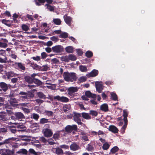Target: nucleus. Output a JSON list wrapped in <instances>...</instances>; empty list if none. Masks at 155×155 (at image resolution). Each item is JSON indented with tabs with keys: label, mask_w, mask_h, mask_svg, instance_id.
Instances as JSON below:
<instances>
[{
	"label": "nucleus",
	"mask_w": 155,
	"mask_h": 155,
	"mask_svg": "<svg viewBox=\"0 0 155 155\" xmlns=\"http://www.w3.org/2000/svg\"><path fill=\"white\" fill-rule=\"evenodd\" d=\"M17 74L14 73V72L12 71L8 72L6 73V76L8 78L11 77L17 76Z\"/></svg>",
	"instance_id": "27"
},
{
	"label": "nucleus",
	"mask_w": 155,
	"mask_h": 155,
	"mask_svg": "<svg viewBox=\"0 0 155 155\" xmlns=\"http://www.w3.org/2000/svg\"><path fill=\"white\" fill-rule=\"evenodd\" d=\"M89 114L94 117L97 115L98 113L95 110H91L89 111Z\"/></svg>",
	"instance_id": "35"
},
{
	"label": "nucleus",
	"mask_w": 155,
	"mask_h": 155,
	"mask_svg": "<svg viewBox=\"0 0 155 155\" xmlns=\"http://www.w3.org/2000/svg\"><path fill=\"white\" fill-rule=\"evenodd\" d=\"M31 64V67L33 68V69L36 70H38L39 71L40 66H39L36 64L32 62Z\"/></svg>",
	"instance_id": "33"
},
{
	"label": "nucleus",
	"mask_w": 155,
	"mask_h": 155,
	"mask_svg": "<svg viewBox=\"0 0 155 155\" xmlns=\"http://www.w3.org/2000/svg\"><path fill=\"white\" fill-rule=\"evenodd\" d=\"M52 22L57 25H60L61 24V21L59 18H54Z\"/></svg>",
	"instance_id": "29"
},
{
	"label": "nucleus",
	"mask_w": 155,
	"mask_h": 155,
	"mask_svg": "<svg viewBox=\"0 0 155 155\" xmlns=\"http://www.w3.org/2000/svg\"><path fill=\"white\" fill-rule=\"evenodd\" d=\"M35 2L36 5L40 6L44 5L45 2V0H35Z\"/></svg>",
	"instance_id": "26"
},
{
	"label": "nucleus",
	"mask_w": 155,
	"mask_h": 155,
	"mask_svg": "<svg viewBox=\"0 0 155 155\" xmlns=\"http://www.w3.org/2000/svg\"><path fill=\"white\" fill-rule=\"evenodd\" d=\"M59 37L60 38H66L68 37V34L65 32H63L61 34Z\"/></svg>",
	"instance_id": "46"
},
{
	"label": "nucleus",
	"mask_w": 155,
	"mask_h": 155,
	"mask_svg": "<svg viewBox=\"0 0 155 155\" xmlns=\"http://www.w3.org/2000/svg\"><path fill=\"white\" fill-rule=\"evenodd\" d=\"M1 21L2 23L5 24L8 27H10L12 25L11 21L3 19L1 20Z\"/></svg>",
	"instance_id": "30"
},
{
	"label": "nucleus",
	"mask_w": 155,
	"mask_h": 155,
	"mask_svg": "<svg viewBox=\"0 0 155 155\" xmlns=\"http://www.w3.org/2000/svg\"><path fill=\"white\" fill-rule=\"evenodd\" d=\"M8 128L11 132L13 133H15L17 131L16 129V128H17V125L9 126Z\"/></svg>",
	"instance_id": "21"
},
{
	"label": "nucleus",
	"mask_w": 155,
	"mask_h": 155,
	"mask_svg": "<svg viewBox=\"0 0 155 155\" xmlns=\"http://www.w3.org/2000/svg\"><path fill=\"white\" fill-rule=\"evenodd\" d=\"M19 94L21 95V96H20V97L21 100H25L27 99V93L26 92L21 91L19 93Z\"/></svg>",
	"instance_id": "19"
},
{
	"label": "nucleus",
	"mask_w": 155,
	"mask_h": 155,
	"mask_svg": "<svg viewBox=\"0 0 155 155\" xmlns=\"http://www.w3.org/2000/svg\"><path fill=\"white\" fill-rule=\"evenodd\" d=\"M100 109L102 110L105 112L107 111L108 110V107L107 104H104L101 105Z\"/></svg>",
	"instance_id": "23"
},
{
	"label": "nucleus",
	"mask_w": 155,
	"mask_h": 155,
	"mask_svg": "<svg viewBox=\"0 0 155 155\" xmlns=\"http://www.w3.org/2000/svg\"><path fill=\"white\" fill-rule=\"evenodd\" d=\"M59 134L58 133H55L53 135V138L56 140L58 139L59 137Z\"/></svg>",
	"instance_id": "63"
},
{
	"label": "nucleus",
	"mask_w": 155,
	"mask_h": 155,
	"mask_svg": "<svg viewBox=\"0 0 155 155\" xmlns=\"http://www.w3.org/2000/svg\"><path fill=\"white\" fill-rule=\"evenodd\" d=\"M79 69L81 71L83 72H86L87 71V67L83 65H80L79 66Z\"/></svg>",
	"instance_id": "50"
},
{
	"label": "nucleus",
	"mask_w": 155,
	"mask_h": 155,
	"mask_svg": "<svg viewBox=\"0 0 155 155\" xmlns=\"http://www.w3.org/2000/svg\"><path fill=\"white\" fill-rule=\"evenodd\" d=\"M22 109L26 113H29L30 112V109L25 107H22Z\"/></svg>",
	"instance_id": "59"
},
{
	"label": "nucleus",
	"mask_w": 155,
	"mask_h": 155,
	"mask_svg": "<svg viewBox=\"0 0 155 155\" xmlns=\"http://www.w3.org/2000/svg\"><path fill=\"white\" fill-rule=\"evenodd\" d=\"M29 152L30 154L34 155H38V153L36 152L33 149H30L29 150Z\"/></svg>",
	"instance_id": "53"
},
{
	"label": "nucleus",
	"mask_w": 155,
	"mask_h": 155,
	"mask_svg": "<svg viewBox=\"0 0 155 155\" xmlns=\"http://www.w3.org/2000/svg\"><path fill=\"white\" fill-rule=\"evenodd\" d=\"M5 114H3V112L0 113V118L1 119L4 121H6L7 120L6 118L5 115H4Z\"/></svg>",
	"instance_id": "49"
},
{
	"label": "nucleus",
	"mask_w": 155,
	"mask_h": 155,
	"mask_svg": "<svg viewBox=\"0 0 155 155\" xmlns=\"http://www.w3.org/2000/svg\"><path fill=\"white\" fill-rule=\"evenodd\" d=\"M49 67L48 66V65L40 66L39 71H46L49 69Z\"/></svg>",
	"instance_id": "32"
},
{
	"label": "nucleus",
	"mask_w": 155,
	"mask_h": 155,
	"mask_svg": "<svg viewBox=\"0 0 155 155\" xmlns=\"http://www.w3.org/2000/svg\"><path fill=\"white\" fill-rule=\"evenodd\" d=\"M69 60L73 61H75L77 59L76 56L74 54H70L68 55Z\"/></svg>",
	"instance_id": "41"
},
{
	"label": "nucleus",
	"mask_w": 155,
	"mask_h": 155,
	"mask_svg": "<svg viewBox=\"0 0 155 155\" xmlns=\"http://www.w3.org/2000/svg\"><path fill=\"white\" fill-rule=\"evenodd\" d=\"M45 112L46 114V115L48 116H52L53 114V113L51 111L45 110Z\"/></svg>",
	"instance_id": "55"
},
{
	"label": "nucleus",
	"mask_w": 155,
	"mask_h": 155,
	"mask_svg": "<svg viewBox=\"0 0 155 155\" xmlns=\"http://www.w3.org/2000/svg\"><path fill=\"white\" fill-rule=\"evenodd\" d=\"M92 93L89 91H87L85 93V95L88 97H91Z\"/></svg>",
	"instance_id": "62"
},
{
	"label": "nucleus",
	"mask_w": 155,
	"mask_h": 155,
	"mask_svg": "<svg viewBox=\"0 0 155 155\" xmlns=\"http://www.w3.org/2000/svg\"><path fill=\"white\" fill-rule=\"evenodd\" d=\"M65 131L68 133H70L72 132L70 125L67 126L65 128Z\"/></svg>",
	"instance_id": "48"
},
{
	"label": "nucleus",
	"mask_w": 155,
	"mask_h": 155,
	"mask_svg": "<svg viewBox=\"0 0 155 155\" xmlns=\"http://www.w3.org/2000/svg\"><path fill=\"white\" fill-rule=\"evenodd\" d=\"M31 58L33 59L34 60L37 61H38L41 59L40 57L38 56L36 57H33Z\"/></svg>",
	"instance_id": "61"
},
{
	"label": "nucleus",
	"mask_w": 155,
	"mask_h": 155,
	"mask_svg": "<svg viewBox=\"0 0 155 155\" xmlns=\"http://www.w3.org/2000/svg\"><path fill=\"white\" fill-rule=\"evenodd\" d=\"M27 99L29 98H33L34 97V94L31 92L27 93Z\"/></svg>",
	"instance_id": "57"
},
{
	"label": "nucleus",
	"mask_w": 155,
	"mask_h": 155,
	"mask_svg": "<svg viewBox=\"0 0 155 155\" xmlns=\"http://www.w3.org/2000/svg\"><path fill=\"white\" fill-rule=\"evenodd\" d=\"M63 18L65 22L69 26H71V22L72 21V18L69 16H67L65 15L63 16Z\"/></svg>",
	"instance_id": "9"
},
{
	"label": "nucleus",
	"mask_w": 155,
	"mask_h": 155,
	"mask_svg": "<svg viewBox=\"0 0 155 155\" xmlns=\"http://www.w3.org/2000/svg\"><path fill=\"white\" fill-rule=\"evenodd\" d=\"M61 59L62 61H64L67 62H68L69 61L68 56H62L61 58Z\"/></svg>",
	"instance_id": "51"
},
{
	"label": "nucleus",
	"mask_w": 155,
	"mask_h": 155,
	"mask_svg": "<svg viewBox=\"0 0 155 155\" xmlns=\"http://www.w3.org/2000/svg\"><path fill=\"white\" fill-rule=\"evenodd\" d=\"M17 138L14 137H10L8 139H5L4 141V143L6 145V146L7 148H8L9 147H7V145L10 146V145H12L13 147H15L16 145H13L15 143V141L16 140Z\"/></svg>",
	"instance_id": "3"
},
{
	"label": "nucleus",
	"mask_w": 155,
	"mask_h": 155,
	"mask_svg": "<svg viewBox=\"0 0 155 155\" xmlns=\"http://www.w3.org/2000/svg\"><path fill=\"white\" fill-rule=\"evenodd\" d=\"M15 64H17L18 68V69L21 71H23L25 70V67L24 64L20 62H15Z\"/></svg>",
	"instance_id": "15"
},
{
	"label": "nucleus",
	"mask_w": 155,
	"mask_h": 155,
	"mask_svg": "<svg viewBox=\"0 0 155 155\" xmlns=\"http://www.w3.org/2000/svg\"><path fill=\"white\" fill-rule=\"evenodd\" d=\"M111 98L114 101H117V97L116 93H111L110 94Z\"/></svg>",
	"instance_id": "42"
},
{
	"label": "nucleus",
	"mask_w": 155,
	"mask_h": 155,
	"mask_svg": "<svg viewBox=\"0 0 155 155\" xmlns=\"http://www.w3.org/2000/svg\"><path fill=\"white\" fill-rule=\"evenodd\" d=\"M28 152L27 150L25 149H20L19 150L17 151L16 153V155H22L21 154L24 155H27L28 153Z\"/></svg>",
	"instance_id": "16"
},
{
	"label": "nucleus",
	"mask_w": 155,
	"mask_h": 155,
	"mask_svg": "<svg viewBox=\"0 0 155 155\" xmlns=\"http://www.w3.org/2000/svg\"><path fill=\"white\" fill-rule=\"evenodd\" d=\"M71 150L73 151H76L81 149L78 145L76 143H73L70 146Z\"/></svg>",
	"instance_id": "17"
},
{
	"label": "nucleus",
	"mask_w": 155,
	"mask_h": 155,
	"mask_svg": "<svg viewBox=\"0 0 155 155\" xmlns=\"http://www.w3.org/2000/svg\"><path fill=\"white\" fill-rule=\"evenodd\" d=\"M25 118L24 114L21 112H15L11 117V119L13 120H20Z\"/></svg>",
	"instance_id": "4"
},
{
	"label": "nucleus",
	"mask_w": 155,
	"mask_h": 155,
	"mask_svg": "<svg viewBox=\"0 0 155 155\" xmlns=\"http://www.w3.org/2000/svg\"><path fill=\"white\" fill-rule=\"evenodd\" d=\"M123 111V116L124 117L123 120L124 121V124L121 128V130L122 132L123 133L124 132L127 125L128 120L127 119V117L128 115V113L126 110H124Z\"/></svg>",
	"instance_id": "2"
},
{
	"label": "nucleus",
	"mask_w": 155,
	"mask_h": 155,
	"mask_svg": "<svg viewBox=\"0 0 155 155\" xmlns=\"http://www.w3.org/2000/svg\"><path fill=\"white\" fill-rule=\"evenodd\" d=\"M37 95L38 97L40 98L45 99L46 98V96L42 92H38L37 93Z\"/></svg>",
	"instance_id": "37"
},
{
	"label": "nucleus",
	"mask_w": 155,
	"mask_h": 155,
	"mask_svg": "<svg viewBox=\"0 0 155 155\" xmlns=\"http://www.w3.org/2000/svg\"><path fill=\"white\" fill-rule=\"evenodd\" d=\"M70 127L72 131V130L77 131L78 130L77 126L76 125H70Z\"/></svg>",
	"instance_id": "58"
},
{
	"label": "nucleus",
	"mask_w": 155,
	"mask_h": 155,
	"mask_svg": "<svg viewBox=\"0 0 155 155\" xmlns=\"http://www.w3.org/2000/svg\"><path fill=\"white\" fill-rule=\"evenodd\" d=\"M98 74V70L95 69L93 70L89 74V76L90 77H94L97 76Z\"/></svg>",
	"instance_id": "22"
},
{
	"label": "nucleus",
	"mask_w": 155,
	"mask_h": 155,
	"mask_svg": "<svg viewBox=\"0 0 155 155\" xmlns=\"http://www.w3.org/2000/svg\"><path fill=\"white\" fill-rule=\"evenodd\" d=\"M74 48L73 47L71 46H69L65 48L66 51L69 53H72L74 51Z\"/></svg>",
	"instance_id": "25"
},
{
	"label": "nucleus",
	"mask_w": 155,
	"mask_h": 155,
	"mask_svg": "<svg viewBox=\"0 0 155 155\" xmlns=\"http://www.w3.org/2000/svg\"><path fill=\"white\" fill-rule=\"evenodd\" d=\"M118 150V147L117 146H115L111 149L110 152L112 153H115L117 152Z\"/></svg>",
	"instance_id": "45"
},
{
	"label": "nucleus",
	"mask_w": 155,
	"mask_h": 155,
	"mask_svg": "<svg viewBox=\"0 0 155 155\" xmlns=\"http://www.w3.org/2000/svg\"><path fill=\"white\" fill-rule=\"evenodd\" d=\"M52 50L53 52L56 53H61L63 51V47L61 45H57L52 48Z\"/></svg>",
	"instance_id": "7"
},
{
	"label": "nucleus",
	"mask_w": 155,
	"mask_h": 155,
	"mask_svg": "<svg viewBox=\"0 0 155 155\" xmlns=\"http://www.w3.org/2000/svg\"><path fill=\"white\" fill-rule=\"evenodd\" d=\"M110 145L107 142L104 143L102 146V148L104 150H107L109 149Z\"/></svg>",
	"instance_id": "39"
},
{
	"label": "nucleus",
	"mask_w": 155,
	"mask_h": 155,
	"mask_svg": "<svg viewBox=\"0 0 155 155\" xmlns=\"http://www.w3.org/2000/svg\"><path fill=\"white\" fill-rule=\"evenodd\" d=\"M87 78L84 76L80 77L78 79V81L81 83L84 82L86 81Z\"/></svg>",
	"instance_id": "52"
},
{
	"label": "nucleus",
	"mask_w": 155,
	"mask_h": 155,
	"mask_svg": "<svg viewBox=\"0 0 155 155\" xmlns=\"http://www.w3.org/2000/svg\"><path fill=\"white\" fill-rule=\"evenodd\" d=\"M41 58L43 59L46 58L48 56V55L45 52H43L41 54Z\"/></svg>",
	"instance_id": "64"
},
{
	"label": "nucleus",
	"mask_w": 155,
	"mask_h": 155,
	"mask_svg": "<svg viewBox=\"0 0 155 155\" xmlns=\"http://www.w3.org/2000/svg\"><path fill=\"white\" fill-rule=\"evenodd\" d=\"M50 122L48 120V119H46L45 118H41L39 121V123L40 124H44L46 123H49Z\"/></svg>",
	"instance_id": "38"
},
{
	"label": "nucleus",
	"mask_w": 155,
	"mask_h": 155,
	"mask_svg": "<svg viewBox=\"0 0 155 155\" xmlns=\"http://www.w3.org/2000/svg\"><path fill=\"white\" fill-rule=\"evenodd\" d=\"M11 152L8 149H2L0 152L1 155H10V153Z\"/></svg>",
	"instance_id": "24"
},
{
	"label": "nucleus",
	"mask_w": 155,
	"mask_h": 155,
	"mask_svg": "<svg viewBox=\"0 0 155 155\" xmlns=\"http://www.w3.org/2000/svg\"><path fill=\"white\" fill-rule=\"evenodd\" d=\"M64 80L67 82H73L77 80L76 74L74 72H64L63 74Z\"/></svg>",
	"instance_id": "1"
},
{
	"label": "nucleus",
	"mask_w": 155,
	"mask_h": 155,
	"mask_svg": "<svg viewBox=\"0 0 155 155\" xmlns=\"http://www.w3.org/2000/svg\"><path fill=\"white\" fill-rule=\"evenodd\" d=\"M95 87L97 91L99 93H101L103 89V85L99 82L97 81L95 83Z\"/></svg>",
	"instance_id": "11"
},
{
	"label": "nucleus",
	"mask_w": 155,
	"mask_h": 155,
	"mask_svg": "<svg viewBox=\"0 0 155 155\" xmlns=\"http://www.w3.org/2000/svg\"><path fill=\"white\" fill-rule=\"evenodd\" d=\"M44 134L45 137H51L53 133L51 130L47 128L45 129Z\"/></svg>",
	"instance_id": "13"
},
{
	"label": "nucleus",
	"mask_w": 155,
	"mask_h": 155,
	"mask_svg": "<svg viewBox=\"0 0 155 155\" xmlns=\"http://www.w3.org/2000/svg\"><path fill=\"white\" fill-rule=\"evenodd\" d=\"M24 79L25 81L28 84H31L33 83V78L30 76L25 75L24 76Z\"/></svg>",
	"instance_id": "14"
},
{
	"label": "nucleus",
	"mask_w": 155,
	"mask_h": 155,
	"mask_svg": "<svg viewBox=\"0 0 155 155\" xmlns=\"http://www.w3.org/2000/svg\"><path fill=\"white\" fill-rule=\"evenodd\" d=\"M10 104L13 106L16 105V103H17V100L15 98L10 99L9 100Z\"/></svg>",
	"instance_id": "34"
},
{
	"label": "nucleus",
	"mask_w": 155,
	"mask_h": 155,
	"mask_svg": "<svg viewBox=\"0 0 155 155\" xmlns=\"http://www.w3.org/2000/svg\"><path fill=\"white\" fill-rule=\"evenodd\" d=\"M31 117L36 120H37L39 117V115L35 113H33Z\"/></svg>",
	"instance_id": "47"
},
{
	"label": "nucleus",
	"mask_w": 155,
	"mask_h": 155,
	"mask_svg": "<svg viewBox=\"0 0 155 155\" xmlns=\"http://www.w3.org/2000/svg\"><path fill=\"white\" fill-rule=\"evenodd\" d=\"M45 6H46L47 8L51 12H53L54 10V7L48 4H46Z\"/></svg>",
	"instance_id": "40"
},
{
	"label": "nucleus",
	"mask_w": 155,
	"mask_h": 155,
	"mask_svg": "<svg viewBox=\"0 0 155 155\" xmlns=\"http://www.w3.org/2000/svg\"><path fill=\"white\" fill-rule=\"evenodd\" d=\"M4 58H2L0 57V62L2 63H5L7 62V58L5 56Z\"/></svg>",
	"instance_id": "56"
},
{
	"label": "nucleus",
	"mask_w": 155,
	"mask_h": 155,
	"mask_svg": "<svg viewBox=\"0 0 155 155\" xmlns=\"http://www.w3.org/2000/svg\"><path fill=\"white\" fill-rule=\"evenodd\" d=\"M81 114L76 113H74L73 116L74 120L78 125H81L83 124L81 122L80 117H81Z\"/></svg>",
	"instance_id": "6"
},
{
	"label": "nucleus",
	"mask_w": 155,
	"mask_h": 155,
	"mask_svg": "<svg viewBox=\"0 0 155 155\" xmlns=\"http://www.w3.org/2000/svg\"><path fill=\"white\" fill-rule=\"evenodd\" d=\"M109 130L114 133H117L118 131V129L114 125L110 126L109 127Z\"/></svg>",
	"instance_id": "18"
},
{
	"label": "nucleus",
	"mask_w": 155,
	"mask_h": 155,
	"mask_svg": "<svg viewBox=\"0 0 155 155\" xmlns=\"http://www.w3.org/2000/svg\"><path fill=\"white\" fill-rule=\"evenodd\" d=\"M8 96L10 99H11L15 98V94L13 92H10V94L8 95Z\"/></svg>",
	"instance_id": "60"
},
{
	"label": "nucleus",
	"mask_w": 155,
	"mask_h": 155,
	"mask_svg": "<svg viewBox=\"0 0 155 155\" xmlns=\"http://www.w3.org/2000/svg\"><path fill=\"white\" fill-rule=\"evenodd\" d=\"M11 86L9 84H7L4 82H0V91L6 92L8 89L11 88Z\"/></svg>",
	"instance_id": "5"
},
{
	"label": "nucleus",
	"mask_w": 155,
	"mask_h": 155,
	"mask_svg": "<svg viewBox=\"0 0 155 155\" xmlns=\"http://www.w3.org/2000/svg\"><path fill=\"white\" fill-rule=\"evenodd\" d=\"M22 29L25 31H27L29 29V27L25 24H23L21 25Z\"/></svg>",
	"instance_id": "43"
},
{
	"label": "nucleus",
	"mask_w": 155,
	"mask_h": 155,
	"mask_svg": "<svg viewBox=\"0 0 155 155\" xmlns=\"http://www.w3.org/2000/svg\"><path fill=\"white\" fill-rule=\"evenodd\" d=\"M78 91V89L77 87H70L68 89V94L69 95L72 96L74 93Z\"/></svg>",
	"instance_id": "10"
},
{
	"label": "nucleus",
	"mask_w": 155,
	"mask_h": 155,
	"mask_svg": "<svg viewBox=\"0 0 155 155\" xmlns=\"http://www.w3.org/2000/svg\"><path fill=\"white\" fill-rule=\"evenodd\" d=\"M82 117L84 119L86 120H89L91 118V117L89 115V114L87 113L83 112L81 114Z\"/></svg>",
	"instance_id": "31"
},
{
	"label": "nucleus",
	"mask_w": 155,
	"mask_h": 155,
	"mask_svg": "<svg viewBox=\"0 0 155 155\" xmlns=\"http://www.w3.org/2000/svg\"><path fill=\"white\" fill-rule=\"evenodd\" d=\"M87 150L89 151H93L94 150V147L91 143L87 144L86 147Z\"/></svg>",
	"instance_id": "36"
},
{
	"label": "nucleus",
	"mask_w": 155,
	"mask_h": 155,
	"mask_svg": "<svg viewBox=\"0 0 155 155\" xmlns=\"http://www.w3.org/2000/svg\"><path fill=\"white\" fill-rule=\"evenodd\" d=\"M55 150L54 153L57 155H61L63 154V150L60 147H57L54 149Z\"/></svg>",
	"instance_id": "20"
},
{
	"label": "nucleus",
	"mask_w": 155,
	"mask_h": 155,
	"mask_svg": "<svg viewBox=\"0 0 155 155\" xmlns=\"http://www.w3.org/2000/svg\"><path fill=\"white\" fill-rule=\"evenodd\" d=\"M13 124L17 125V131H24L26 130V127L23 125H20L18 123H12Z\"/></svg>",
	"instance_id": "12"
},
{
	"label": "nucleus",
	"mask_w": 155,
	"mask_h": 155,
	"mask_svg": "<svg viewBox=\"0 0 155 155\" xmlns=\"http://www.w3.org/2000/svg\"><path fill=\"white\" fill-rule=\"evenodd\" d=\"M8 46V44L5 42H2L0 41V47L6 48Z\"/></svg>",
	"instance_id": "54"
},
{
	"label": "nucleus",
	"mask_w": 155,
	"mask_h": 155,
	"mask_svg": "<svg viewBox=\"0 0 155 155\" xmlns=\"http://www.w3.org/2000/svg\"><path fill=\"white\" fill-rule=\"evenodd\" d=\"M33 83L36 84L37 86H40L42 84V82L40 80L37 78H33Z\"/></svg>",
	"instance_id": "28"
},
{
	"label": "nucleus",
	"mask_w": 155,
	"mask_h": 155,
	"mask_svg": "<svg viewBox=\"0 0 155 155\" xmlns=\"http://www.w3.org/2000/svg\"><path fill=\"white\" fill-rule=\"evenodd\" d=\"M54 100H57L62 102L66 103L69 101V99L68 97L64 96L60 97L59 95L54 96Z\"/></svg>",
	"instance_id": "8"
},
{
	"label": "nucleus",
	"mask_w": 155,
	"mask_h": 155,
	"mask_svg": "<svg viewBox=\"0 0 155 155\" xmlns=\"http://www.w3.org/2000/svg\"><path fill=\"white\" fill-rule=\"evenodd\" d=\"M85 55L88 58H91L93 56V54L91 51H88L86 52Z\"/></svg>",
	"instance_id": "44"
}]
</instances>
